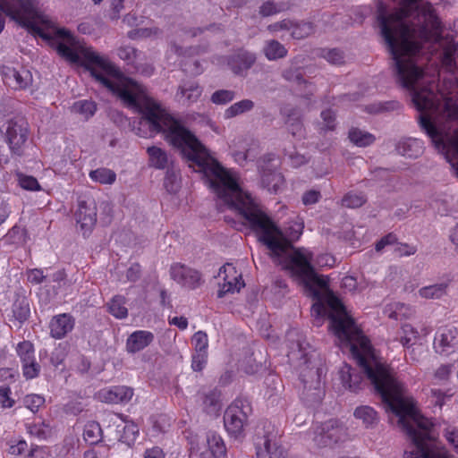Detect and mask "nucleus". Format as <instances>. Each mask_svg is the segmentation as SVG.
<instances>
[{
    "label": "nucleus",
    "instance_id": "f257e3e1",
    "mask_svg": "<svg viewBox=\"0 0 458 458\" xmlns=\"http://www.w3.org/2000/svg\"><path fill=\"white\" fill-rule=\"evenodd\" d=\"M377 19L396 81L420 112V128L438 152L458 159V42L438 30L429 3L399 0L388 13L378 2Z\"/></svg>",
    "mask_w": 458,
    "mask_h": 458
},
{
    "label": "nucleus",
    "instance_id": "f03ea898",
    "mask_svg": "<svg viewBox=\"0 0 458 458\" xmlns=\"http://www.w3.org/2000/svg\"><path fill=\"white\" fill-rule=\"evenodd\" d=\"M126 99L134 106L135 112L142 115L141 123L148 125L151 132L165 133V139L180 150L189 165L204 174L217 197L237 215L238 225L253 231L285 269L308 286L312 284L321 287L326 285V279L319 276L311 265L312 253L304 249L294 250L292 246V242L302 233L301 223L293 222L283 232L251 195L241 188L235 176L208 154L193 133L167 114L157 102L147 94L140 104L131 97L127 96ZM233 223L241 230L237 223Z\"/></svg>",
    "mask_w": 458,
    "mask_h": 458
},
{
    "label": "nucleus",
    "instance_id": "7ed1b4c3",
    "mask_svg": "<svg viewBox=\"0 0 458 458\" xmlns=\"http://www.w3.org/2000/svg\"><path fill=\"white\" fill-rule=\"evenodd\" d=\"M0 10L30 32L51 42L58 55L66 61L83 65L97 81L128 107L134 109V106L126 99L127 96L135 98L138 104L145 97L146 89L141 84L131 78L121 77L115 65L91 47H81L79 53V41L69 30L58 29L52 37L38 27L35 22L39 18L36 0H0Z\"/></svg>",
    "mask_w": 458,
    "mask_h": 458
},
{
    "label": "nucleus",
    "instance_id": "20e7f679",
    "mask_svg": "<svg viewBox=\"0 0 458 458\" xmlns=\"http://www.w3.org/2000/svg\"><path fill=\"white\" fill-rule=\"evenodd\" d=\"M289 353L291 359L303 360L304 367L301 369L300 379L302 384L301 397L308 405L318 403L322 400L324 391L322 388V367L314 368L307 365L309 361L310 344L306 336L298 329H290L286 334Z\"/></svg>",
    "mask_w": 458,
    "mask_h": 458
},
{
    "label": "nucleus",
    "instance_id": "39448f33",
    "mask_svg": "<svg viewBox=\"0 0 458 458\" xmlns=\"http://www.w3.org/2000/svg\"><path fill=\"white\" fill-rule=\"evenodd\" d=\"M254 445L257 458H287L284 449L279 444L278 430L270 422L257 428Z\"/></svg>",
    "mask_w": 458,
    "mask_h": 458
},
{
    "label": "nucleus",
    "instance_id": "423d86ee",
    "mask_svg": "<svg viewBox=\"0 0 458 458\" xmlns=\"http://www.w3.org/2000/svg\"><path fill=\"white\" fill-rule=\"evenodd\" d=\"M30 125L22 116H15L6 123L4 139L13 157L20 158L25 155L29 146Z\"/></svg>",
    "mask_w": 458,
    "mask_h": 458
},
{
    "label": "nucleus",
    "instance_id": "0eeeda50",
    "mask_svg": "<svg viewBox=\"0 0 458 458\" xmlns=\"http://www.w3.org/2000/svg\"><path fill=\"white\" fill-rule=\"evenodd\" d=\"M252 408L245 398H237L228 406L224 414V423L230 435L239 437L244 428Z\"/></svg>",
    "mask_w": 458,
    "mask_h": 458
},
{
    "label": "nucleus",
    "instance_id": "6e6552de",
    "mask_svg": "<svg viewBox=\"0 0 458 458\" xmlns=\"http://www.w3.org/2000/svg\"><path fill=\"white\" fill-rule=\"evenodd\" d=\"M347 439V430L338 420H330L315 431L314 442L318 447H332Z\"/></svg>",
    "mask_w": 458,
    "mask_h": 458
},
{
    "label": "nucleus",
    "instance_id": "1a4fd4ad",
    "mask_svg": "<svg viewBox=\"0 0 458 458\" xmlns=\"http://www.w3.org/2000/svg\"><path fill=\"white\" fill-rule=\"evenodd\" d=\"M75 217L83 234L92 231L97 223V204L92 197L86 195L79 197Z\"/></svg>",
    "mask_w": 458,
    "mask_h": 458
},
{
    "label": "nucleus",
    "instance_id": "9d476101",
    "mask_svg": "<svg viewBox=\"0 0 458 458\" xmlns=\"http://www.w3.org/2000/svg\"><path fill=\"white\" fill-rule=\"evenodd\" d=\"M434 350L443 356H449L458 352V328L445 327L439 328L434 338Z\"/></svg>",
    "mask_w": 458,
    "mask_h": 458
},
{
    "label": "nucleus",
    "instance_id": "9b49d317",
    "mask_svg": "<svg viewBox=\"0 0 458 458\" xmlns=\"http://www.w3.org/2000/svg\"><path fill=\"white\" fill-rule=\"evenodd\" d=\"M173 280L182 286L194 290L203 284L201 273L182 264H174L170 268Z\"/></svg>",
    "mask_w": 458,
    "mask_h": 458
},
{
    "label": "nucleus",
    "instance_id": "f8f14e48",
    "mask_svg": "<svg viewBox=\"0 0 458 458\" xmlns=\"http://www.w3.org/2000/svg\"><path fill=\"white\" fill-rule=\"evenodd\" d=\"M16 352L22 362L23 376L27 379L38 377L40 366L34 356V346L30 341H23L17 344Z\"/></svg>",
    "mask_w": 458,
    "mask_h": 458
},
{
    "label": "nucleus",
    "instance_id": "ddd939ff",
    "mask_svg": "<svg viewBox=\"0 0 458 458\" xmlns=\"http://www.w3.org/2000/svg\"><path fill=\"white\" fill-rule=\"evenodd\" d=\"M2 76L4 84L13 89H26L32 83V74L25 68L17 70L14 67L4 65Z\"/></svg>",
    "mask_w": 458,
    "mask_h": 458
},
{
    "label": "nucleus",
    "instance_id": "4468645a",
    "mask_svg": "<svg viewBox=\"0 0 458 458\" xmlns=\"http://www.w3.org/2000/svg\"><path fill=\"white\" fill-rule=\"evenodd\" d=\"M256 55L245 49H240L227 58V64L233 74L246 76L256 62Z\"/></svg>",
    "mask_w": 458,
    "mask_h": 458
},
{
    "label": "nucleus",
    "instance_id": "2eb2a0df",
    "mask_svg": "<svg viewBox=\"0 0 458 458\" xmlns=\"http://www.w3.org/2000/svg\"><path fill=\"white\" fill-rule=\"evenodd\" d=\"M222 274L225 275L224 280L225 283L220 285V288L217 292V297L223 298L227 293H233L239 292L240 289L244 286V283L242 280V276H234L233 281L228 280V276L236 274L235 267L232 264H225L219 268L218 276H220Z\"/></svg>",
    "mask_w": 458,
    "mask_h": 458
},
{
    "label": "nucleus",
    "instance_id": "dca6fc26",
    "mask_svg": "<svg viewBox=\"0 0 458 458\" xmlns=\"http://www.w3.org/2000/svg\"><path fill=\"white\" fill-rule=\"evenodd\" d=\"M202 91V88L197 81H185L179 85L175 98L179 103L190 106L198 101Z\"/></svg>",
    "mask_w": 458,
    "mask_h": 458
},
{
    "label": "nucleus",
    "instance_id": "f3484780",
    "mask_svg": "<svg viewBox=\"0 0 458 458\" xmlns=\"http://www.w3.org/2000/svg\"><path fill=\"white\" fill-rule=\"evenodd\" d=\"M74 325V318L68 313L55 316L49 325L50 335L55 339H62L73 329Z\"/></svg>",
    "mask_w": 458,
    "mask_h": 458
},
{
    "label": "nucleus",
    "instance_id": "a211bd4d",
    "mask_svg": "<svg viewBox=\"0 0 458 458\" xmlns=\"http://www.w3.org/2000/svg\"><path fill=\"white\" fill-rule=\"evenodd\" d=\"M201 407L205 413L209 416L216 417L222 409L221 392L217 389H212L200 394Z\"/></svg>",
    "mask_w": 458,
    "mask_h": 458
},
{
    "label": "nucleus",
    "instance_id": "6ab92c4d",
    "mask_svg": "<svg viewBox=\"0 0 458 458\" xmlns=\"http://www.w3.org/2000/svg\"><path fill=\"white\" fill-rule=\"evenodd\" d=\"M154 341V335L146 330H138L129 335L126 341V350L130 353H136Z\"/></svg>",
    "mask_w": 458,
    "mask_h": 458
},
{
    "label": "nucleus",
    "instance_id": "aec40b11",
    "mask_svg": "<svg viewBox=\"0 0 458 458\" xmlns=\"http://www.w3.org/2000/svg\"><path fill=\"white\" fill-rule=\"evenodd\" d=\"M259 143L255 140L241 142L238 149L234 150L233 156L237 163L243 165L247 161L254 160L259 154Z\"/></svg>",
    "mask_w": 458,
    "mask_h": 458
},
{
    "label": "nucleus",
    "instance_id": "412c9836",
    "mask_svg": "<svg viewBox=\"0 0 458 458\" xmlns=\"http://www.w3.org/2000/svg\"><path fill=\"white\" fill-rule=\"evenodd\" d=\"M284 182V179L281 173L262 166L261 184L269 192L277 193L283 187Z\"/></svg>",
    "mask_w": 458,
    "mask_h": 458
},
{
    "label": "nucleus",
    "instance_id": "4be33fe9",
    "mask_svg": "<svg viewBox=\"0 0 458 458\" xmlns=\"http://www.w3.org/2000/svg\"><path fill=\"white\" fill-rule=\"evenodd\" d=\"M339 374L341 382L345 388H348L352 392H356L360 389V385L362 383L361 377L356 373L355 369L350 365L344 364Z\"/></svg>",
    "mask_w": 458,
    "mask_h": 458
},
{
    "label": "nucleus",
    "instance_id": "5701e85b",
    "mask_svg": "<svg viewBox=\"0 0 458 458\" xmlns=\"http://www.w3.org/2000/svg\"><path fill=\"white\" fill-rule=\"evenodd\" d=\"M285 116V124L293 136H301L303 126L301 123V114L299 109L294 107H285L282 111Z\"/></svg>",
    "mask_w": 458,
    "mask_h": 458
},
{
    "label": "nucleus",
    "instance_id": "b1692460",
    "mask_svg": "<svg viewBox=\"0 0 458 458\" xmlns=\"http://www.w3.org/2000/svg\"><path fill=\"white\" fill-rule=\"evenodd\" d=\"M396 149L403 157L416 158L423 153V142L418 139L409 138L400 141Z\"/></svg>",
    "mask_w": 458,
    "mask_h": 458
},
{
    "label": "nucleus",
    "instance_id": "393cba45",
    "mask_svg": "<svg viewBox=\"0 0 458 458\" xmlns=\"http://www.w3.org/2000/svg\"><path fill=\"white\" fill-rule=\"evenodd\" d=\"M133 395V390L125 386H117L103 393V398L107 403H119L129 402Z\"/></svg>",
    "mask_w": 458,
    "mask_h": 458
},
{
    "label": "nucleus",
    "instance_id": "a878e982",
    "mask_svg": "<svg viewBox=\"0 0 458 458\" xmlns=\"http://www.w3.org/2000/svg\"><path fill=\"white\" fill-rule=\"evenodd\" d=\"M12 313L14 322L18 323V327L28 320L30 315V303L25 296H17L12 305Z\"/></svg>",
    "mask_w": 458,
    "mask_h": 458
},
{
    "label": "nucleus",
    "instance_id": "bb28decb",
    "mask_svg": "<svg viewBox=\"0 0 458 458\" xmlns=\"http://www.w3.org/2000/svg\"><path fill=\"white\" fill-rule=\"evenodd\" d=\"M262 51L266 58L269 61L284 58L288 53L285 47L276 39L267 40Z\"/></svg>",
    "mask_w": 458,
    "mask_h": 458
},
{
    "label": "nucleus",
    "instance_id": "cd10ccee",
    "mask_svg": "<svg viewBox=\"0 0 458 458\" xmlns=\"http://www.w3.org/2000/svg\"><path fill=\"white\" fill-rule=\"evenodd\" d=\"M289 8L288 2L267 0L259 6V13L262 17H268L287 11Z\"/></svg>",
    "mask_w": 458,
    "mask_h": 458
},
{
    "label": "nucleus",
    "instance_id": "c85d7f7f",
    "mask_svg": "<svg viewBox=\"0 0 458 458\" xmlns=\"http://www.w3.org/2000/svg\"><path fill=\"white\" fill-rule=\"evenodd\" d=\"M207 443L215 458H224L226 448L222 437L216 432L209 431L207 434Z\"/></svg>",
    "mask_w": 458,
    "mask_h": 458
},
{
    "label": "nucleus",
    "instance_id": "c756f323",
    "mask_svg": "<svg viewBox=\"0 0 458 458\" xmlns=\"http://www.w3.org/2000/svg\"><path fill=\"white\" fill-rule=\"evenodd\" d=\"M348 137L354 145L360 148L370 146L376 140L373 134L359 128H352L349 131Z\"/></svg>",
    "mask_w": 458,
    "mask_h": 458
},
{
    "label": "nucleus",
    "instance_id": "7c9ffc66",
    "mask_svg": "<svg viewBox=\"0 0 458 458\" xmlns=\"http://www.w3.org/2000/svg\"><path fill=\"white\" fill-rule=\"evenodd\" d=\"M254 108V102L250 99H242L225 109L224 116L231 119L240 114L251 111Z\"/></svg>",
    "mask_w": 458,
    "mask_h": 458
},
{
    "label": "nucleus",
    "instance_id": "2f4dec72",
    "mask_svg": "<svg viewBox=\"0 0 458 458\" xmlns=\"http://www.w3.org/2000/svg\"><path fill=\"white\" fill-rule=\"evenodd\" d=\"M83 438L89 445H97L102 439V428L96 421L88 422L83 430Z\"/></svg>",
    "mask_w": 458,
    "mask_h": 458
},
{
    "label": "nucleus",
    "instance_id": "473e14b6",
    "mask_svg": "<svg viewBox=\"0 0 458 458\" xmlns=\"http://www.w3.org/2000/svg\"><path fill=\"white\" fill-rule=\"evenodd\" d=\"M354 416L361 420L366 427H371L378 422L377 411L370 406H360L354 411Z\"/></svg>",
    "mask_w": 458,
    "mask_h": 458
},
{
    "label": "nucleus",
    "instance_id": "72a5a7b5",
    "mask_svg": "<svg viewBox=\"0 0 458 458\" xmlns=\"http://www.w3.org/2000/svg\"><path fill=\"white\" fill-rule=\"evenodd\" d=\"M148 154L149 156L150 164L158 169H164L168 163V157L166 153L158 147L148 148Z\"/></svg>",
    "mask_w": 458,
    "mask_h": 458
},
{
    "label": "nucleus",
    "instance_id": "f704fd0d",
    "mask_svg": "<svg viewBox=\"0 0 458 458\" xmlns=\"http://www.w3.org/2000/svg\"><path fill=\"white\" fill-rule=\"evenodd\" d=\"M448 287L447 283H441L422 287L419 293L422 298L426 299H439L446 294Z\"/></svg>",
    "mask_w": 458,
    "mask_h": 458
},
{
    "label": "nucleus",
    "instance_id": "c9c22d12",
    "mask_svg": "<svg viewBox=\"0 0 458 458\" xmlns=\"http://www.w3.org/2000/svg\"><path fill=\"white\" fill-rule=\"evenodd\" d=\"M314 25L312 22L293 21V27H291V36L295 39H302L314 33Z\"/></svg>",
    "mask_w": 458,
    "mask_h": 458
},
{
    "label": "nucleus",
    "instance_id": "e433bc0d",
    "mask_svg": "<svg viewBox=\"0 0 458 458\" xmlns=\"http://www.w3.org/2000/svg\"><path fill=\"white\" fill-rule=\"evenodd\" d=\"M89 177L101 184H112L115 182V173L108 168H98L89 173Z\"/></svg>",
    "mask_w": 458,
    "mask_h": 458
},
{
    "label": "nucleus",
    "instance_id": "4c0bfd02",
    "mask_svg": "<svg viewBox=\"0 0 458 458\" xmlns=\"http://www.w3.org/2000/svg\"><path fill=\"white\" fill-rule=\"evenodd\" d=\"M124 304L125 298L121 295H115L108 305L109 312L117 318H126L128 315V310Z\"/></svg>",
    "mask_w": 458,
    "mask_h": 458
},
{
    "label": "nucleus",
    "instance_id": "58836bf2",
    "mask_svg": "<svg viewBox=\"0 0 458 458\" xmlns=\"http://www.w3.org/2000/svg\"><path fill=\"white\" fill-rule=\"evenodd\" d=\"M282 76L284 79H285L288 81L296 82L298 84L305 83L306 81L303 77V72L302 69L300 66H297L295 64V62L293 61L291 65L287 68H285L283 72Z\"/></svg>",
    "mask_w": 458,
    "mask_h": 458
},
{
    "label": "nucleus",
    "instance_id": "ea45409f",
    "mask_svg": "<svg viewBox=\"0 0 458 458\" xmlns=\"http://www.w3.org/2000/svg\"><path fill=\"white\" fill-rule=\"evenodd\" d=\"M367 201L366 195L363 192L350 191L342 199V205L350 208L361 207Z\"/></svg>",
    "mask_w": 458,
    "mask_h": 458
},
{
    "label": "nucleus",
    "instance_id": "a19ab883",
    "mask_svg": "<svg viewBox=\"0 0 458 458\" xmlns=\"http://www.w3.org/2000/svg\"><path fill=\"white\" fill-rule=\"evenodd\" d=\"M321 56L334 65H341L345 62L344 53L339 48H324Z\"/></svg>",
    "mask_w": 458,
    "mask_h": 458
},
{
    "label": "nucleus",
    "instance_id": "79ce46f5",
    "mask_svg": "<svg viewBox=\"0 0 458 458\" xmlns=\"http://www.w3.org/2000/svg\"><path fill=\"white\" fill-rule=\"evenodd\" d=\"M6 242L10 244L21 245L27 242V231L19 226H13L5 235Z\"/></svg>",
    "mask_w": 458,
    "mask_h": 458
},
{
    "label": "nucleus",
    "instance_id": "37998d69",
    "mask_svg": "<svg viewBox=\"0 0 458 458\" xmlns=\"http://www.w3.org/2000/svg\"><path fill=\"white\" fill-rule=\"evenodd\" d=\"M28 432L38 439H47L52 433L51 427L44 421L40 423L29 424Z\"/></svg>",
    "mask_w": 458,
    "mask_h": 458
},
{
    "label": "nucleus",
    "instance_id": "c03bdc74",
    "mask_svg": "<svg viewBox=\"0 0 458 458\" xmlns=\"http://www.w3.org/2000/svg\"><path fill=\"white\" fill-rule=\"evenodd\" d=\"M96 110V104L90 100H79L72 105V111L84 115L85 118L92 116Z\"/></svg>",
    "mask_w": 458,
    "mask_h": 458
},
{
    "label": "nucleus",
    "instance_id": "a18cd8bd",
    "mask_svg": "<svg viewBox=\"0 0 458 458\" xmlns=\"http://www.w3.org/2000/svg\"><path fill=\"white\" fill-rule=\"evenodd\" d=\"M236 93L233 90L219 89L211 95V101L216 105H225L235 98Z\"/></svg>",
    "mask_w": 458,
    "mask_h": 458
},
{
    "label": "nucleus",
    "instance_id": "49530a36",
    "mask_svg": "<svg viewBox=\"0 0 458 458\" xmlns=\"http://www.w3.org/2000/svg\"><path fill=\"white\" fill-rule=\"evenodd\" d=\"M139 434V428L138 426L134 423H127L123 427V434L120 437V440L128 445H131L133 444L137 438V436Z\"/></svg>",
    "mask_w": 458,
    "mask_h": 458
},
{
    "label": "nucleus",
    "instance_id": "de8ad7c7",
    "mask_svg": "<svg viewBox=\"0 0 458 458\" xmlns=\"http://www.w3.org/2000/svg\"><path fill=\"white\" fill-rule=\"evenodd\" d=\"M320 116L323 120V125L321 127V130L327 131H334L335 129L336 115L334 110L330 108L323 110L320 114Z\"/></svg>",
    "mask_w": 458,
    "mask_h": 458
},
{
    "label": "nucleus",
    "instance_id": "09e8293b",
    "mask_svg": "<svg viewBox=\"0 0 458 458\" xmlns=\"http://www.w3.org/2000/svg\"><path fill=\"white\" fill-rule=\"evenodd\" d=\"M45 403V398L39 394H28L23 398V404L32 412L38 411Z\"/></svg>",
    "mask_w": 458,
    "mask_h": 458
},
{
    "label": "nucleus",
    "instance_id": "8fccbe9b",
    "mask_svg": "<svg viewBox=\"0 0 458 458\" xmlns=\"http://www.w3.org/2000/svg\"><path fill=\"white\" fill-rule=\"evenodd\" d=\"M403 335L401 336V343L403 346L409 347L418 337V331L410 324H405L403 327Z\"/></svg>",
    "mask_w": 458,
    "mask_h": 458
},
{
    "label": "nucleus",
    "instance_id": "3c124183",
    "mask_svg": "<svg viewBox=\"0 0 458 458\" xmlns=\"http://www.w3.org/2000/svg\"><path fill=\"white\" fill-rule=\"evenodd\" d=\"M192 343L195 345V352H208V335L203 331L196 332L192 336Z\"/></svg>",
    "mask_w": 458,
    "mask_h": 458
},
{
    "label": "nucleus",
    "instance_id": "603ef678",
    "mask_svg": "<svg viewBox=\"0 0 458 458\" xmlns=\"http://www.w3.org/2000/svg\"><path fill=\"white\" fill-rule=\"evenodd\" d=\"M19 184L21 188L28 191L40 190V185L38 180L30 175L19 174Z\"/></svg>",
    "mask_w": 458,
    "mask_h": 458
},
{
    "label": "nucleus",
    "instance_id": "864d4df0",
    "mask_svg": "<svg viewBox=\"0 0 458 458\" xmlns=\"http://www.w3.org/2000/svg\"><path fill=\"white\" fill-rule=\"evenodd\" d=\"M208 352H194L192 354L191 368L194 371H201L207 363Z\"/></svg>",
    "mask_w": 458,
    "mask_h": 458
},
{
    "label": "nucleus",
    "instance_id": "5fc2aeb1",
    "mask_svg": "<svg viewBox=\"0 0 458 458\" xmlns=\"http://www.w3.org/2000/svg\"><path fill=\"white\" fill-rule=\"evenodd\" d=\"M444 437L454 447V451L458 453V428L455 427L448 426L444 430Z\"/></svg>",
    "mask_w": 458,
    "mask_h": 458
},
{
    "label": "nucleus",
    "instance_id": "6e6d98bb",
    "mask_svg": "<svg viewBox=\"0 0 458 458\" xmlns=\"http://www.w3.org/2000/svg\"><path fill=\"white\" fill-rule=\"evenodd\" d=\"M453 370V365L451 364H442L439 366L435 373L434 378L439 382H445L448 380Z\"/></svg>",
    "mask_w": 458,
    "mask_h": 458
},
{
    "label": "nucleus",
    "instance_id": "4d7b16f0",
    "mask_svg": "<svg viewBox=\"0 0 458 458\" xmlns=\"http://www.w3.org/2000/svg\"><path fill=\"white\" fill-rule=\"evenodd\" d=\"M182 70L186 73H190L191 75H199L202 73L203 69L202 66L198 60H189L183 64Z\"/></svg>",
    "mask_w": 458,
    "mask_h": 458
},
{
    "label": "nucleus",
    "instance_id": "13d9d810",
    "mask_svg": "<svg viewBox=\"0 0 458 458\" xmlns=\"http://www.w3.org/2000/svg\"><path fill=\"white\" fill-rule=\"evenodd\" d=\"M118 56L122 59L126 61L128 64H131L133 62L136 55V50L132 47H121L117 50Z\"/></svg>",
    "mask_w": 458,
    "mask_h": 458
},
{
    "label": "nucleus",
    "instance_id": "bf43d9fd",
    "mask_svg": "<svg viewBox=\"0 0 458 458\" xmlns=\"http://www.w3.org/2000/svg\"><path fill=\"white\" fill-rule=\"evenodd\" d=\"M27 279L31 284H39L44 282L46 276L44 275L42 269L32 268L27 270Z\"/></svg>",
    "mask_w": 458,
    "mask_h": 458
},
{
    "label": "nucleus",
    "instance_id": "052dcab7",
    "mask_svg": "<svg viewBox=\"0 0 458 458\" xmlns=\"http://www.w3.org/2000/svg\"><path fill=\"white\" fill-rule=\"evenodd\" d=\"M164 186L169 193L176 192L178 185L176 184V174H174V172H166L164 181Z\"/></svg>",
    "mask_w": 458,
    "mask_h": 458
},
{
    "label": "nucleus",
    "instance_id": "680f3d73",
    "mask_svg": "<svg viewBox=\"0 0 458 458\" xmlns=\"http://www.w3.org/2000/svg\"><path fill=\"white\" fill-rule=\"evenodd\" d=\"M124 0H112L110 5L109 18L113 21H116L120 18V13L123 10Z\"/></svg>",
    "mask_w": 458,
    "mask_h": 458
},
{
    "label": "nucleus",
    "instance_id": "e2e57ef3",
    "mask_svg": "<svg viewBox=\"0 0 458 458\" xmlns=\"http://www.w3.org/2000/svg\"><path fill=\"white\" fill-rule=\"evenodd\" d=\"M288 158L292 166L297 168L308 162V157L298 152H292L288 155Z\"/></svg>",
    "mask_w": 458,
    "mask_h": 458
},
{
    "label": "nucleus",
    "instance_id": "0e129e2a",
    "mask_svg": "<svg viewBox=\"0 0 458 458\" xmlns=\"http://www.w3.org/2000/svg\"><path fill=\"white\" fill-rule=\"evenodd\" d=\"M141 276L140 266L138 263L132 264L126 272V277L130 282H136Z\"/></svg>",
    "mask_w": 458,
    "mask_h": 458
},
{
    "label": "nucleus",
    "instance_id": "69168bd1",
    "mask_svg": "<svg viewBox=\"0 0 458 458\" xmlns=\"http://www.w3.org/2000/svg\"><path fill=\"white\" fill-rule=\"evenodd\" d=\"M397 242V238L394 233H388L376 243L377 251H381L386 245L394 244Z\"/></svg>",
    "mask_w": 458,
    "mask_h": 458
},
{
    "label": "nucleus",
    "instance_id": "338daca9",
    "mask_svg": "<svg viewBox=\"0 0 458 458\" xmlns=\"http://www.w3.org/2000/svg\"><path fill=\"white\" fill-rule=\"evenodd\" d=\"M11 390L9 387H0V402L4 407L11 408L13 405V400L10 398Z\"/></svg>",
    "mask_w": 458,
    "mask_h": 458
},
{
    "label": "nucleus",
    "instance_id": "774afa93",
    "mask_svg": "<svg viewBox=\"0 0 458 458\" xmlns=\"http://www.w3.org/2000/svg\"><path fill=\"white\" fill-rule=\"evenodd\" d=\"M321 197L320 192L315 190H310L305 192L302 196V202L305 205L315 204L318 201Z\"/></svg>",
    "mask_w": 458,
    "mask_h": 458
}]
</instances>
